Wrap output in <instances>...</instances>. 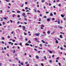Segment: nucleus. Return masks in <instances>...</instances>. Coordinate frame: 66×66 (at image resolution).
<instances>
[{"label":"nucleus","mask_w":66,"mask_h":66,"mask_svg":"<svg viewBox=\"0 0 66 66\" xmlns=\"http://www.w3.org/2000/svg\"><path fill=\"white\" fill-rule=\"evenodd\" d=\"M19 27H20V28H21V25H20L19 26Z\"/></svg>","instance_id":"nucleus-53"},{"label":"nucleus","mask_w":66,"mask_h":66,"mask_svg":"<svg viewBox=\"0 0 66 66\" xmlns=\"http://www.w3.org/2000/svg\"><path fill=\"white\" fill-rule=\"evenodd\" d=\"M58 24H60V21L58 20Z\"/></svg>","instance_id":"nucleus-26"},{"label":"nucleus","mask_w":66,"mask_h":66,"mask_svg":"<svg viewBox=\"0 0 66 66\" xmlns=\"http://www.w3.org/2000/svg\"><path fill=\"white\" fill-rule=\"evenodd\" d=\"M15 45H18V44H17V43H15V44H14Z\"/></svg>","instance_id":"nucleus-64"},{"label":"nucleus","mask_w":66,"mask_h":66,"mask_svg":"<svg viewBox=\"0 0 66 66\" xmlns=\"http://www.w3.org/2000/svg\"><path fill=\"white\" fill-rule=\"evenodd\" d=\"M41 29H42V30H43V29H44V28L43 27H44V25H41Z\"/></svg>","instance_id":"nucleus-3"},{"label":"nucleus","mask_w":66,"mask_h":66,"mask_svg":"<svg viewBox=\"0 0 66 66\" xmlns=\"http://www.w3.org/2000/svg\"><path fill=\"white\" fill-rule=\"evenodd\" d=\"M44 59H45V60H47V59H46V56H45L44 57Z\"/></svg>","instance_id":"nucleus-16"},{"label":"nucleus","mask_w":66,"mask_h":66,"mask_svg":"<svg viewBox=\"0 0 66 66\" xmlns=\"http://www.w3.org/2000/svg\"><path fill=\"white\" fill-rule=\"evenodd\" d=\"M15 50H14L13 52V53L14 54L15 53Z\"/></svg>","instance_id":"nucleus-40"},{"label":"nucleus","mask_w":66,"mask_h":66,"mask_svg":"<svg viewBox=\"0 0 66 66\" xmlns=\"http://www.w3.org/2000/svg\"><path fill=\"white\" fill-rule=\"evenodd\" d=\"M45 0H42V2H45Z\"/></svg>","instance_id":"nucleus-27"},{"label":"nucleus","mask_w":66,"mask_h":66,"mask_svg":"<svg viewBox=\"0 0 66 66\" xmlns=\"http://www.w3.org/2000/svg\"><path fill=\"white\" fill-rule=\"evenodd\" d=\"M40 34H39V33H36L35 34V35L36 36H38Z\"/></svg>","instance_id":"nucleus-2"},{"label":"nucleus","mask_w":66,"mask_h":66,"mask_svg":"<svg viewBox=\"0 0 66 66\" xmlns=\"http://www.w3.org/2000/svg\"><path fill=\"white\" fill-rule=\"evenodd\" d=\"M37 7H39V5H37Z\"/></svg>","instance_id":"nucleus-58"},{"label":"nucleus","mask_w":66,"mask_h":66,"mask_svg":"<svg viewBox=\"0 0 66 66\" xmlns=\"http://www.w3.org/2000/svg\"><path fill=\"white\" fill-rule=\"evenodd\" d=\"M19 45L20 46H22V43H20L19 44Z\"/></svg>","instance_id":"nucleus-36"},{"label":"nucleus","mask_w":66,"mask_h":66,"mask_svg":"<svg viewBox=\"0 0 66 66\" xmlns=\"http://www.w3.org/2000/svg\"><path fill=\"white\" fill-rule=\"evenodd\" d=\"M38 53H40V51H38Z\"/></svg>","instance_id":"nucleus-63"},{"label":"nucleus","mask_w":66,"mask_h":66,"mask_svg":"<svg viewBox=\"0 0 66 66\" xmlns=\"http://www.w3.org/2000/svg\"><path fill=\"white\" fill-rule=\"evenodd\" d=\"M50 16H53V14L52 13H51L50 14Z\"/></svg>","instance_id":"nucleus-11"},{"label":"nucleus","mask_w":66,"mask_h":66,"mask_svg":"<svg viewBox=\"0 0 66 66\" xmlns=\"http://www.w3.org/2000/svg\"><path fill=\"white\" fill-rule=\"evenodd\" d=\"M28 9V7H25V9L26 10H27V9Z\"/></svg>","instance_id":"nucleus-31"},{"label":"nucleus","mask_w":66,"mask_h":66,"mask_svg":"<svg viewBox=\"0 0 66 66\" xmlns=\"http://www.w3.org/2000/svg\"><path fill=\"white\" fill-rule=\"evenodd\" d=\"M24 35H27V34L26 33V32H24Z\"/></svg>","instance_id":"nucleus-21"},{"label":"nucleus","mask_w":66,"mask_h":66,"mask_svg":"<svg viewBox=\"0 0 66 66\" xmlns=\"http://www.w3.org/2000/svg\"><path fill=\"white\" fill-rule=\"evenodd\" d=\"M63 19H64V20H65V21H66V18H64Z\"/></svg>","instance_id":"nucleus-52"},{"label":"nucleus","mask_w":66,"mask_h":66,"mask_svg":"<svg viewBox=\"0 0 66 66\" xmlns=\"http://www.w3.org/2000/svg\"><path fill=\"white\" fill-rule=\"evenodd\" d=\"M46 14H48L49 13V12H46Z\"/></svg>","instance_id":"nucleus-41"},{"label":"nucleus","mask_w":66,"mask_h":66,"mask_svg":"<svg viewBox=\"0 0 66 66\" xmlns=\"http://www.w3.org/2000/svg\"><path fill=\"white\" fill-rule=\"evenodd\" d=\"M6 2H10V0H6Z\"/></svg>","instance_id":"nucleus-34"},{"label":"nucleus","mask_w":66,"mask_h":66,"mask_svg":"<svg viewBox=\"0 0 66 66\" xmlns=\"http://www.w3.org/2000/svg\"><path fill=\"white\" fill-rule=\"evenodd\" d=\"M15 14H14L12 15V17H13V18H14V17H15Z\"/></svg>","instance_id":"nucleus-10"},{"label":"nucleus","mask_w":66,"mask_h":66,"mask_svg":"<svg viewBox=\"0 0 66 66\" xmlns=\"http://www.w3.org/2000/svg\"><path fill=\"white\" fill-rule=\"evenodd\" d=\"M21 65H23V63H21Z\"/></svg>","instance_id":"nucleus-39"},{"label":"nucleus","mask_w":66,"mask_h":66,"mask_svg":"<svg viewBox=\"0 0 66 66\" xmlns=\"http://www.w3.org/2000/svg\"><path fill=\"white\" fill-rule=\"evenodd\" d=\"M26 12H29V11L28 10H27L26 11Z\"/></svg>","instance_id":"nucleus-50"},{"label":"nucleus","mask_w":66,"mask_h":66,"mask_svg":"<svg viewBox=\"0 0 66 66\" xmlns=\"http://www.w3.org/2000/svg\"><path fill=\"white\" fill-rule=\"evenodd\" d=\"M3 19H5V20H7V19L6 18H4Z\"/></svg>","instance_id":"nucleus-30"},{"label":"nucleus","mask_w":66,"mask_h":66,"mask_svg":"<svg viewBox=\"0 0 66 66\" xmlns=\"http://www.w3.org/2000/svg\"><path fill=\"white\" fill-rule=\"evenodd\" d=\"M61 16L63 18L64 17V15H63V14H61Z\"/></svg>","instance_id":"nucleus-13"},{"label":"nucleus","mask_w":66,"mask_h":66,"mask_svg":"<svg viewBox=\"0 0 66 66\" xmlns=\"http://www.w3.org/2000/svg\"><path fill=\"white\" fill-rule=\"evenodd\" d=\"M33 11H34V12H35V13H36V12H37V11H36L35 9H34Z\"/></svg>","instance_id":"nucleus-8"},{"label":"nucleus","mask_w":66,"mask_h":66,"mask_svg":"<svg viewBox=\"0 0 66 66\" xmlns=\"http://www.w3.org/2000/svg\"><path fill=\"white\" fill-rule=\"evenodd\" d=\"M36 59H39V56L38 55H36Z\"/></svg>","instance_id":"nucleus-4"},{"label":"nucleus","mask_w":66,"mask_h":66,"mask_svg":"<svg viewBox=\"0 0 66 66\" xmlns=\"http://www.w3.org/2000/svg\"><path fill=\"white\" fill-rule=\"evenodd\" d=\"M35 40H36V41H38V39H37V38H35Z\"/></svg>","instance_id":"nucleus-18"},{"label":"nucleus","mask_w":66,"mask_h":66,"mask_svg":"<svg viewBox=\"0 0 66 66\" xmlns=\"http://www.w3.org/2000/svg\"><path fill=\"white\" fill-rule=\"evenodd\" d=\"M40 16H41V17H42V14H40Z\"/></svg>","instance_id":"nucleus-61"},{"label":"nucleus","mask_w":66,"mask_h":66,"mask_svg":"<svg viewBox=\"0 0 66 66\" xmlns=\"http://www.w3.org/2000/svg\"><path fill=\"white\" fill-rule=\"evenodd\" d=\"M28 62H25V64H28Z\"/></svg>","instance_id":"nucleus-23"},{"label":"nucleus","mask_w":66,"mask_h":66,"mask_svg":"<svg viewBox=\"0 0 66 66\" xmlns=\"http://www.w3.org/2000/svg\"><path fill=\"white\" fill-rule=\"evenodd\" d=\"M17 13H20V11H18L17 12Z\"/></svg>","instance_id":"nucleus-24"},{"label":"nucleus","mask_w":66,"mask_h":66,"mask_svg":"<svg viewBox=\"0 0 66 66\" xmlns=\"http://www.w3.org/2000/svg\"><path fill=\"white\" fill-rule=\"evenodd\" d=\"M43 46V45H42V44H40V47H42V46Z\"/></svg>","instance_id":"nucleus-20"},{"label":"nucleus","mask_w":66,"mask_h":66,"mask_svg":"<svg viewBox=\"0 0 66 66\" xmlns=\"http://www.w3.org/2000/svg\"><path fill=\"white\" fill-rule=\"evenodd\" d=\"M17 17H18V18H20V15H18Z\"/></svg>","instance_id":"nucleus-35"},{"label":"nucleus","mask_w":66,"mask_h":66,"mask_svg":"<svg viewBox=\"0 0 66 66\" xmlns=\"http://www.w3.org/2000/svg\"><path fill=\"white\" fill-rule=\"evenodd\" d=\"M0 12L1 13V14H2V13L3 12V11H2V10H1Z\"/></svg>","instance_id":"nucleus-29"},{"label":"nucleus","mask_w":66,"mask_h":66,"mask_svg":"<svg viewBox=\"0 0 66 66\" xmlns=\"http://www.w3.org/2000/svg\"><path fill=\"white\" fill-rule=\"evenodd\" d=\"M1 21H3V19L2 18H1Z\"/></svg>","instance_id":"nucleus-22"},{"label":"nucleus","mask_w":66,"mask_h":66,"mask_svg":"<svg viewBox=\"0 0 66 66\" xmlns=\"http://www.w3.org/2000/svg\"><path fill=\"white\" fill-rule=\"evenodd\" d=\"M25 4H28V2H25Z\"/></svg>","instance_id":"nucleus-42"},{"label":"nucleus","mask_w":66,"mask_h":66,"mask_svg":"<svg viewBox=\"0 0 66 66\" xmlns=\"http://www.w3.org/2000/svg\"><path fill=\"white\" fill-rule=\"evenodd\" d=\"M22 14L24 18H26V17H27V16L26 15V13H22Z\"/></svg>","instance_id":"nucleus-1"},{"label":"nucleus","mask_w":66,"mask_h":66,"mask_svg":"<svg viewBox=\"0 0 66 66\" xmlns=\"http://www.w3.org/2000/svg\"><path fill=\"white\" fill-rule=\"evenodd\" d=\"M20 23V22H19V21H18L17 22V23L18 24V23Z\"/></svg>","instance_id":"nucleus-62"},{"label":"nucleus","mask_w":66,"mask_h":66,"mask_svg":"<svg viewBox=\"0 0 66 66\" xmlns=\"http://www.w3.org/2000/svg\"><path fill=\"white\" fill-rule=\"evenodd\" d=\"M2 44H4V42L3 41L2 42Z\"/></svg>","instance_id":"nucleus-49"},{"label":"nucleus","mask_w":66,"mask_h":66,"mask_svg":"<svg viewBox=\"0 0 66 66\" xmlns=\"http://www.w3.org/2000/svg\"><path fill=\"white\" fill-rule=\"evenodd\" d=\"M2 39L3 40H4V37H2Z\"/></svg>","instance_id":"nucleus-43"},{"label":"nucleus","mask_w":66,"mask_h":66,"mask_svg":"<svg viewBox=\"0 0 66 66\" xmlns=\"http://www.w3.org/2000/svg\"><path fill=\"white\" fill-rule=\"evenodd\" d=\"M50 63H52V61H51V60H50Z\"/></svg>","instance_id":"nucleus-51"},{"label":"nucleus","mask_w":66,"mask_h":66,"mask_svg":"<svg viewBox=\"0 0 66 66\" xmlns=\"http://www.w3.org/2000/svg\"><path fill=\"white\" fill-rule=\"evenodd\" d=\"M18 61H18L19 63H20L21 62L20 61V60H19Z\"/></svg>","instance_id":"nucleus-32"},{"label":"nucleus","mask_w":66,"mask_h":66,"mask_svg":"<svg viewBox=\"0 0 66 66\" xmlns=\"http://www.w3.org/2000/svg\"><path fill=\"white\" fill-rule=\"evenodd\" d=\"M54 55H53L52 56V57L53 58L54 57Z\"/></svg>","instance_id":"nucleus-47"},{"label":"nucleus","mask_w":66,"mask_h":66,"mask_svg":"<svg viewBox=\"0 0 66 66\" xmlns=\"http://www.w3.org/2000/svg\"><path fill=\"white\" fill-rule=\"evenodd\" d=\"M55 43L56 44H58V41L56 40Z\"/></svg>","instance_id":"nucleus-19"},{"label":"nucleus","mask_w":66,"mask_h":66,"mask_svg":"<svg viewBox=\"0 0 66 66\" xmlns=\"http://www.w3.org/2000/svg\"><path fill=\"white\" fill-rule=\"evenodd\" d=\"M39 49H43V48L42 47L40 48L39 47H38Z\"/></svg>","instance_id":"nucleus-33"},{"label":"nucleus","mask_w":66,"mask_h":66,"mask_svg":"<svg viewBox=\"0 0 66 66\" xmlns=\"http://www.w3.org/2000/svg\"><path fill=\"white\" fill-rule=\"evenodd\" d=\"M34 50H35V51H37V50L35 48L34 49Z\"/></svg>","instance_id":"nucleus-37"},{"label":"nucleus","mask_w":66,"mask_h":66,"mask_svg":"<svg viewBox=\"0 0 66 66\" xmlns=\"http://www.w3.org/2000/svg\"><path fill=\"white\" fill-rule=\"evenodd\" d=\"M64 47H65V48H66V45H64Z\"/></svg>","instance_id":"nucleus-57"},{"label":"nucleus","mask_w":66,"mask_h":66,"mask_svg":"<svg viewBox=\"0 0 66 66\" xmlns=\"http://www.w3.org/2000/svg\"><path fill=\"white\" fill-rule=\"evenodd\" d=\"M58 27L60 29H63V27L62 26H58Z\"/></svg>","instance_id":"nucleus-5"},{"label":"nucleus","mask_w":66,"mask_h":66,"mask_svg":"<svg viewBox=\"0 0 66 66\" xmlns=\"http://www.w3.org/2000/svg\"><path fill=\"white\" fill-rule=\"evenodd\" d=\"M26 45V46H29L30 45H29V44H28V43H26L25 44Z\"/></svg>","instance_id":"nucleus-17"},{"label":"nucleus","mask_w":66,"mask_h":66,"mask_svg":"<svg viewBox=\"0 0 66 66\" xmlns=\"http://www.w3.org/2000/svg\"><path fill=\"white\" fill-rule=\"evenodd\" d=\"M22 11L23 12H25V10L24 9H22Z\"/></svg>","instance_id":"nucleus-55"},{"label":"nucleus","mask_w":66,"mask_h":66,"mask_svg":"<svg viewBox=\"0 0 66 66\" xmlns=\"http://www.w3.org/2000/svg\"><path fill=\"white\" fill-rule=\"evenodd\" d=\"M42 42L43 43H45V41H44V40H41Z\"/></svg>","instance_id":"nucleus-15"},{"label":"nucleus","mask_w":66,"mask_h":66,"mask_svg":"<svg viewBox=\"0 0 66 66\" xmlns=\"http://www.w3.org/2000/svg\"><path fill=\"white\" fill-rule=\"evenodd\" d=\"M52 19L53 20H54V19H54V18H53Z\"/></svg>","instance_id":"nucleus-60"},{"label":"nucleus","mask_w":66,"mask_h":66,"mask_svg":"<svg viewBox=\"0 0 66 66\" xmlns=\"http://www.w3.org/2000/svg\"><path fill=\"white\" fill-rule=\"evenodd\" d=\"M4 49L5 50H6V47H4Z\"/></svg>","instance_id":"nucleus-59"},{"label":"nucleus","mask_w":66,"mask_h":66,"mask_svg":"<svg viewBox=\"0 0 66 66\" xmlns=\"http://www.w3.org/2000/svg\"><path fill=\"white\" fill-rule=\"evenodd\" d=\"M60 38H63V36L62 35H60Z\"/></svg>","instance_id":"nucleus-9"},{"label":"nucleus","mask_w":66,"mask_h":66,"mask_svg":"<svg viewBox=\"0 0 66 66\" xmlns=\"http://www.w3.org/2000/svg\"><path fill=\"white\" fill-rule=\"evenodd\" d=\"M49 6H50V5H51V4L50 3H49Z\"/></svg>","instance_id":"nucleus-56"},{"label":"nucleus","mask_w":66,"mask_h":66,"mask_svg":"<svg viewBox=\"0 0 66 66\" xmlns=\"http://www.w3.org/2000/svg\"><path fill=\"white\" fill-rule=\"evenodd\" d=\"M50 21V19H49V18H48L47 19V21Z\"/></svg>","instance_id":"nucleus-12"},{"label":"nucleus","mask_w":66,"mask_h":66,"mask_svg":"<svg viewBox=\"0 0 66 66\" xmlns=\"http://www.w3.org/2000/svg\"><path fill=\"white\" fill-rule=\"evenodd\" d=\"M39 21H41V19L40 18H39Z\"/></svg>","instance_id":"nucleus-44"},{"label":"nucleus","mask_w":66,"mask_h":66,"mask_svg":"<svg viewBox=\"0 0 66 66\" xmlns=\"http://www.w3.org/2000/svg\"><path fill=\"white\" fill-rule=\"evenodd\" d=\"M44 18H47V16H44Z\"/></svg>","instance_id":"nucleus-28"},{"label":"nucleus","mask_w":66,"mask_h":66,"mask_svg":"<svg viewBox=\"0 0 66 66\" xmlns=\"http://www.w3.org/2000/svg\"><path fill=\"white\" fill-rule=\"evenodd\" d=\"M47 34H50V31H48L47 32Z\"/></svg>","instance_id":"nucleus-14"},{"label":"nucleus","mask_w":66,"mask_h":66,"mask_svg":"<svg viewBox=\"0 0 66 66\" xmlns=\"http://www.w3.org/2000/svg\"><path fill=\"white\" fill-rule=\"evenodd\" d=\"M12 43V42H8V43L9 44H11Z\"/></svg>","instance_id":"nucleus-38"},{"label":"nucleus","mask_w":66,"mask_h":66,"mask_svg":"<svg viewBox=\"0 0 66 66\" xmlns=\"http://www.w3.org/2000/svg\"><path fill=\"white\" fill-rule=\"evenodd\" d=\"M22 27L23 28V30H24L25 29H26V27L24 26H22Z\"/></svg>","instance_id":"nucleus-6"},{"label":"nucleus","mask_w":66,"mask_h":66,"mask_svg":"<svg viewBox=\"0 0 66 66\" xmlns=\"http://www.w3.org/2000/svg\"><path fill=\"white\" fill-rule=\"evenodd\" d=\"M28 42L30 44H31V41H30L29 40V41H28Z\"/></svg>","instance_id":"nucleus-48"},{"label":"nucleus","mask_w":66,"mask_h":66,"mask_svg":"<svg viewBox=\"0 0 66 66\" xmlns=\"http://www.w3.org/2000/svg\"><path fill=\"white\" fill-rule=\"evenodd\" d=\"M48 51L51 54L52 53V52L51 51H50L49 50H48Z\"/></svg>","instance_id":"nucleus-7"},{"label":"nucleus","mask_w":66,"mask_h":66,"mask_svg":"<svg viewBox=\"0 0 66 66\" xmlns=\"http://www.w3.org/2000/svg\"><path fill=\"white\" fill-rule=\"evenodd\" d=\"M59 58H60V57H57L56 58V60H59Z\"/></svg>","instance_id":"nucleus-25"},{"label":"nucleus","mask_w":66,"mask_h":66,"mask_svg":"<svg viewBox=\"0 0 66 66\" xmlns=\"http://www.w3.org/2000/svg\"><path fill=\"white\" fill-rule=\"evenodd\" d=\"M24 24H27V22H24Z\"/></svg>","instance_id":"nucleus-54"},{"label":"nucleus","mask_w":66,"mask_h":66,"mask_svg":"<svg viewBox=\"0 0 66 66\" xmlns=\"http://www.w3.org/2000/svg\"><path fill=\"white\" fill-rule=\"evenodd\" d=\"M59 6H61V4H59Z\"/></svg>","instance_id":"nucleus-46"},{"label":"nucleus","mask_w":66,"mask_h":66,"mask_svg":"<svg viewBox=\"0 0 66 66\" xmlns=\"http://www.w3.org/2000/svg\"><path fill=\"white\" fill-rule=\"evenodd\" d=\"M12 13H15V11H12Z\"/></svg>","instance_id":"nucleus-45"}]
</instances>
